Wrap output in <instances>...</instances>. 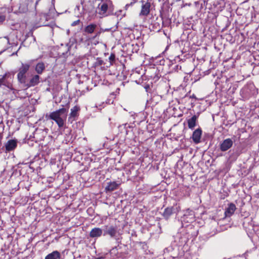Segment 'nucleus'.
<instances>
[{"label":"nucleus","mask_w":259,"mask_h":259,"mask_svg":"<svg viewBox=\"0 0 259 259\" xmlns=\"http://www.w3.org/2000/svg\"><path fill=\"white\" fill-rule=\"evenodd\" d=\"M117 233V227L116 226H105V229L104 230L103 235H108L111 238H115Z\"/></svg>","instance_id":"obj_6"},{"label":"nucleus","mask_w":259,"mask_h":259,"mask_svg":"<svg viewBox=\"0 0 259 259\" xmlns=\"http://www.w3.org/2000/svg\"><path fill=\"white\" fill-rule=\"evenodd\" d=\"M233 144V141L231 139H226L221 143L220 150L223 152L226 151L232 146Z\"/></svg>","instance_id":"obj_9"},{"label":"nucleus","mask_w":259,"mask_h":259,"mask_svg":"<svg viewBox=\"0 0 259 259\" xmlns=\"http://www.w3.org/2000/svg\"><path fill=\"white\" fill-rule=\"evenodd\" d=\"M202 132L200 128L196 129L193 132L192 138L195 144H197L200 142Z\"/></svg>","instance_id":"obj_13"},{"label":"nucleus","mask_w":259,"mask_h":259,"mask_svg":"<svg viewBox=\"0 0 259 259\" xmlns=\"http://www.w3.org/2000/svg\"><path fill=\"white\" fill-rule=\"evenodd\" d=\"M97 25L96 24H91L85 27L84 28V31L85 32L88 33H92L94 31Z\"/></svg>","instance_id":"obj_20"},{"label":"nucleus","mask_w":259,"mask_h":259,"mask_svg":"<svg viewBox=\"0 0 259 259\" xmlns=\"http://www.w3.org/2000/svg\"><path fill=\"white\" fill-rule=\"evenodd\" d=\"M148 88V87H146V88H146V90H147Z\"/></svg>","instance_id":"obj_36"},{"label":"nucleus","mask_w":259,"mask_h":259,"mask_svg":"<svg viewBox=\"0 0 259 259\" xmlns=\"http://www.w3.org/2000/svg\"><path fill=\"white\" fill-rule=\"evenodd\" d=\"M79 20L75 21H74L72 23V26H76V25H77L79 23Z\"/></svg>","instance_id":"obj_26"},{"label":"nucleus","mask_w":259,"mask_h":259,"mask_svg":"<svg viewBox=\"0 0 259 259\" xmlns=\"http://www.w3.org/2000/svg\"><path fill=\"white\" fill-rule=\"evenodd\" d=\"M180 210V207L177 205L168 207L164 209L162 215L165 219L167 220L172 214L178 213Z\"/></svg>","instance_id":"obj_5"},{"label":"nucleus","mask_w":259,"mask_h":259,"mask_svg":"<svg viewBox=\"0 0 259 259\" xmlns=\"http://www.w3.org/2000/svg\"><path fill=\"white\" fill-rule=\"evenodd\" d=\"M195 220V217L194 212L192 210L189 209L187 210L183 216L181 218V222L184 227V223H192Z\"/></svg>","instance_id":"obj_4"},{"label":"nucleus","mask_w":259,"mask_h":259,"mask_svg":"<svg viewBox=\"0 0 259 259\" xmlns=\"http://www.w3.org/2000/svg\"><path fill=\"white\" fill-rule=\"evenodd\" d=\"M215 234V232H214L213 233H212L211 236H213Z\"/></svg>","instance_id":"obj_32"},{"label":"nucleus","mask_w":259,"mask_h":259,"mask_svg":"<svg viewBox=\"0 0 259 259\" xmlns=\"http://www.w3.org/2000/svg\"><path fill=\"white\" fill-rule=\"evenodd\" d=\"M110 30H111V28H107V29H105V31H110Z\"/></svg>","instance_id":"obj_29"},{"label":"nucleus","mask_w":259,"mask_h":259,"mask_svg":"<svg viewBox=\"0 0 259 259\" xmlns=\"http://www.w3.org/2000/svg\"><path fill=\"white\" fill-rule=\"evenodd\" d=\"M103 65H104V63L103 60L101 59L100 58H97L96 59V61L94 63V65L95 67L101 66Z\"/></svg>","instance_id":"obj_22"},{"label":"nucleus","mask_w":259,"mask_h":259,"mask_svg":"<svg viewBox=\"0 0 259 259\" xmlns=\"http://www.w3.org/2000/svg\"><path fill=\"white\" fill-rule=\"evenodd\" d=\"M79 110V107L75 106L71 109V112L68 117V121L72 123L75 120V118L78 115V112Z\"/></svg>","instance_id":"obj_15"},{"label":"nucleus","mask_w":259,"mask_h":259,"mask_svg":"<svg viewBox=\"0 0 259 259\" xmlns=\"http://www.w3.org/2000/svg\"><path fill=\"white\" fill-rule=\"evenodd\" d=\"M103 258H104V257H101L96 258V259H103Z\"/></svg>","instance_id":"obj_30"},{"label":"nucleus","mask_w":259,"mask_h":259,"mask_svg":"<svg viewBox=\"0 0 259 259\" xmlns=\"http://www.w3.org/2000/svg\"><path fill=\"white\" fill-rule=\"evenodd\" d=\"M115 56L114 54H111L109 57V66H111L113 64V63L115 61Z\"/></svg>","instance_id":"obj_23"},{"label":"nucleus","mask_w":259,"mask_h":259,"mask_svg":"<svg viewBox=\"0 0 259 259\" xmlns=\"http://www.w3.org/2000/svg\"><path fill=\"white\" fill-rule=\"evenodd\" d=\"M114 249H115L114 248H113V249L111 250V251L114 250Z\"/></svg>","instance_id":"obj_34"},{"label":"nucleus","mask_w":259,"mask_h":259,"mask_svg":"<svg viewBox=\"0 0 259 259\" xmlns=\"http://www.w3.org/2000/svg\"><path fill=\"white\" fill-rule=\"evenodd\" d=\"M198 116L194 115L190 118L187 120L188 127L191 130H193L196 125V121Z\"/></svg>","instance_id":"obj_17"},{"label":"nucleus","mask_w":259,"mask_h":259,"mask_svg":"<svg viewBox=\"0 0 259 259\" xmlns=\"http://www.w3.org/2000/svg\"><path fill=\"white\" fill-rule=\"evenodd\" d=\"M187 228H191V226L190 225H187Z\"/></svg>","instance_id":"obj_31"},{"label":"nucleus","mask_w":259,"mask_h":259,"mask_svg":"<svg viewBox=\"0 0 259 259\" xmlns=\"http://www.w3.org/2000/svg\"><path fill=\"white\" fill-rule=\"evenodd\" d=\"M131 4L129 5V4H127L126 5V6H125V8L126 9H127V7H128Z\"/></svg>","instance_id":"obj_27"},{"label":"nucleus","mask_w":259,"mask_h":259,"mask_svg":"<svg viewBox=\"0 0 259 259\" xmlns=\"http://www.w3.org/2000/svg\"><path fill=\"white\" fill-rule=\"evenodd\" d=\"M141 11L140 13V16H146L149 13L150 10L151 4L149 2H145L142 1Z\"/></svg>","instance_id":"obj_10"},{"label":"nucleus","mask_w":259,"mask_h":259,"mask_svg":"<svg viewBox=\"0 0 259 259\" xmlns=\"http://www.w3.org/2000/svg\"><path fill=\"white\" fill-rule=\"evenodd\" d=\"M45 69V65L43 62L38 63L35 67V71L38 74H41Z\"/></svg>","instance_id":"obj_19"},{"label":"nucleus","mask_w":259,"mask_h":259,"mask_svg":"<svg viewBox=\"0 0 259 259\" xmlns=\"http://www.w3.org/2000/svg\"><path fill=\"white\" fill-rule=\"evenodd\" d=\"M67 110L62 108L50 113L49 118L56 122L59 127L64 126L67 115Z\"/></svg>","instance_id":"obj_1"},{"label":"nucleus","mask_w":259,"mask_h":259,"mask_svg":"<svg viewBox=\"0 0 259 259\" xmlns=\"http://www.w3.org/2000/svg\"><path fill=\"white\" fill-rule=\"evenodd\" d=\"M107 186L105 188V192L106 193L111 192L116 189H117L120 185L116 182H110L107 183Z\"/></svg>","instance_id":"obj_12"},{"label":"nucleus","mask_w":259,"mask_h":259,"mask_svg":"<svg viewBox=\"0 0 259 259\" xmlns=\"http://www.w3.org/2000/svg\"><path fill=\"white\" fill-rule=\"evenodd\" d=\"M37 4H38V1H37V2H36L35 5H37Z\"/></svg>","instance_id":"obj_35"},{"label":"nucleus","mask_w":259,"mask_h":259,"mask_svg":"<svg viewBox=\"0 0 259 259\" xmlns=\"http://www.w3.org/2000/svg\"><path fill=\"white\" fill-rule=\"evenodd\" d=\"M103 233L104 231L101 228L95 227L91 230L89 236L91 238L97 239L100 237Z\"/></svg>","instance_id":"obj_11"},{"label":"nucleus","mask_w":259,"mask_h":259,"mask_svg":"<svg viewBox=\"0 0 259 259\" xmlns=\"http://www.w3.org/2000/svg\"><path fill=\"white\" fill-rule=\"evenodd\" d=\"M189 235H187L186 236H185L184 237H181V239H182V242H183L185 243L187 242V241H188V240L189 239Z\"/></svg>","instance_id":"obj_24"},{"label":"nucleus","mask_w":259,"mask_h":259,"mask_svg":"<svg viewBox=\"0 0 259 259\" xmlns=\"http://www.w3.org/2000/svg\"><path fill=\"white\" fill-rule=\"evenodd\" d=\"M14 76L10 73H6L3 77L0 78V88H7L13 91V93L16 91L13 88L12 81Z\"/></svg>","instance_id":"obj_2"},{"label":"nucleus","mask_w":259,"mask_h":259,"mask_svg":"<svg viewBox=\"0 0 259 259\" xmlns=\"http://www.w3.org/2000/svg\"><path fill=\"white\" fill-rule=\"evenodd\" d=\"M109 2L102 1L99 4L97 8V12L102 16H106V13L109 6Z\"/></svg>","instance_id":"obj_7"},{"label":"nucleus","mask_w":259,"mask_h":259,"mask_svg":"<svg viewBox=\"0 0 259 259\" xmlns=\"http://www.w3.org/2000/svg\"><path fill=\"white\" fill-rule=\"evenodd\" d=\"M37 132H38V130H36V133H37ZM36 134V133H35V134Z\"/></svg>","instance_id":"obj_37"},{"label":"nucleus","mask_w":259,"mask_h":259,"mask_svg":"<svg viewBox=\"0 0 259 259\" xmlns=\"http://www.w3.org/2000/svg\"><path fill=\"white\" fill-rule=\"evenodd\" d=\"M5 16L0 15V23L3 22L5 20Z\"/></svg>","instance_id":"obj_25"},{"label":"nucleus","mask_w":259,"mask_h":259,"mask_svg":"<svg viewBox=\"0 0 259 259\" xmlns=\"http://www.w3.org/2000/svg\"><path fill=\"white\" fill-rule=\"evenodd\" d=\"M17 143L16 139L9 140L5 144L6 150L8 152L14 150L17 146Z\"/></svg>","instance_id":"obj_14"},{"label":"nucleus","mask_w":259,"mask_h":259,"mask_svg":"<svg viewBox=\"0 0 259 259\" xmlns=\"http://www.w3.org/2000/svg\"><path fill=\"white\" fill-rule=\"evenodd\" d=\"M191 97L192 98H195V96L194 95H193V96H192Z\"/></svg>","instance_id":"obj_33"},{"label":"nucleus","mask_w":259,"mask_h":259,"mask_svg":"<svg viewBox=\"0 0 259 259\" xmlns=\"http://www.w3.org/2000/svg\"><path fill=\"white\" fill-rule=\"evenodd\" d=\"M39 82V76L38 75H35L30 79L29 82L25 81L22 87L27 89L31 87H34L38 84Z\"/></svg>","instance_id":"obj_8"},{"label":"nucleus","mask_w":259,"mask_h":259,"mask_svg":"<svg viewBox=\"0 0 259 259\" xmlns=\"http://www.w3.org/2000/svg\"><path fill=\"white\" fill-rule=\"evenodd\" d=\"M28 4L27 3L22 2V3L20 4L19 7V11L21 13H25L27 11Z\"/></svg>","instance_id":"obj_21"},{"label":"nucleus","mask_w":259,"mask_h":259,"mask_svg":"<svg viewBox=\"0 0 259 259\" xmlns=\"http://www.w3.org/2000/svg\"><path fill=\"white\" fill-rule=\"evenodd\" d=\"M30 64L27 63H22L21 66L19 68L17 74V79L19 83L22 86L25 83L26 81V73L29 70Z\"/></svg>","instance_id":"obj_3"},{"label":"nucleus","mask_w":259,"mask_h":259,"mask_svg":"<svg viewBox=\"0 0 259 259\" xmlns=\"http://www.w3.org/2000/svg\"><path fill=\"white\" fill-rule=\"evenodd\" d=\"M236 209L234 204L231 203L228 205V207L226 209L225 214L226 217H231Z\"/></svg>","instance_id":"obj_16"},{"label":"nucleus","mask_w":259,"mask_h":259,"mask_svg":"<svg viewBox=\"0 0 259 259\" xmlns=\"http://www.w3.org/2000/svg\"><path fill=\"white\" fill-rule=\"evenodd\" d=\"M179 67H180V68H181V66H179L178 65L176 66V69H178Z\"/></svg>","instance_id":"obj_28"},{"label":"nucleus","mask_w":259,"mask_h":259,"mask_svg":"<svg viewBox=\"0 0 259 259\" xmlns=\"http://www.w3.org/2000/svg\"><path fill=\"white\" fill-rule=\"evenodd\" d=\"M45 259H60V253L58 251H54L47 255Z\"/></svg>","instance_id":"obj_18"}]
</instances>
